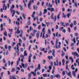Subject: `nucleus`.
Here are the masks:
<instances>
[{"instance_id": "obj_21", "label": "nucleus", "mask_w": 79, "mask_h": 79, "mask_svg": "<svg viewBox=\"0 0 79 79\" xmlns=\"http://www.w3.org/2000/svg\"><path fill=\"white\" fill-rule=\"evenodd\" d=\"M35 12L34 11L33 12L32 15H31V16L33 18H34V15H35Z\"/></svg>"}, {"instance_id": "obj_58", "label": "nucleus", "mask_w": 79, "mask_h": 79, "mask_svg": "<svg viewBox=\"0 0 79 79\" xmlns=\"http://www.w3.org/2000/svg\"><path fill=\"white\" fill-rule=\"evenodd\" d=\"M65 72L64 71H63L62 72V74L63 76H64V75H65Z\"/></svg>"}, {"instance_id": "obj_49", "label": "nucleus", "mask_w": 79, "mask_h": 79, "mask_svg": "<svg viewBox=\"0 0 79 79\" xmlns=\"http://www.w3.org/2000/svg\"><path fill=\"white\" fill-rule=\"evenodd\" d=\"M16 24L17 25H19V24H20V23L18 21H16Z\"/></svg>"}, {"instance_id": "obj_9", "label": "nucleus", "mask_w": 79, "mask_h": 79, "mask_svg": "<svg viewBox=\"0 0 79 79\" xmlns=\"http://www.w3.org/2000/svg\"><path fill=\"white\" fill-rule=\"evenodd\" d=\"M32 56V54H30V56H28V61L29 63H31V57Z\"/></svg>"}, {"instance_id": "obj_25", "label": "nucleus", "mask_w": 79, "mask_h": 79, "mask_svg": "<svg viewBox=\"0 0 79 79\" xmlns=\"http://www.w3.org/2000/svg\"><path fill=\"white\" fill-rule=\"evenodd\" d=\"M62 62L63 65L64 66V62H65V60H64V59H62Z\"/></svg>"}, {"instance_id": "obj_41", "label": "nucleus", "mask_w": 79, "mask_h": 79, "mask_svg": "<svg viewBox=\"0 0 79 79\" xmlns=\"http://www.w3.org/2000/svg\"><path fill=\"white\" fill-rule=\"evenodd\" d=\"M46 24H47V27H48V26H49V25H50V23H47V22H45Z\"/></svg>"}, {"instance_id": "obj_46", "label": "nucleus", "mask_w": 79, "mask_h": 79, "mask_svg": "<svg viewBox=\"0 0 79 79\" xmlns=\"http://www.w3.org/2000/svg\"><path fill=\"white\" fill-rule=\"evenodd\" d=\"M75 6H76V7H77V3L75 2L74 3Z\"/></svg>"}, {"instance_id": "obj_53", "label": "nucleus", "mask_w": 79, "mask_h": 79, "mask_svg": "<svg viewBox=\"0 0 79 79\" xmlns=\"http://www.w3.org/2000/svg\"><path fill=\"white\" fill-rule=\"evenodd\" d=\"M3 63H6V61L5 60V58L3 59Z\"/></svg>"}, {"instance_id": "obj_7", "label": "nucleus", "mask_w": 79, "mask_h": 79, "mask_svg": "<svg viewBox=\"0 0 79 79\" xmlns=\"http://www.w3.org/2000/svg\"><path fill=\"white\" fill-rule=\"evenodd\" d=\"M40 70V64H39L38 66V68H36L35 70V72L36 73V71H37L38 70Z\"/></svg>"}, {"instance_id": "obj_35", "label": "nucleus", "mask_w": 79, "mask_h": 79, "mask_svg": "<svg viewBox=\"0 0 79 79\" xmlns=\"http://www.w3.org/2000/svg\"><path fill=\"white\" fill-rule=\"evenodd\" d=\"M73 24L74 26H76V24H77V23L76 22V21L74 20L73 21Z\"/></svg>"}, {"instance_id": "obj_27", "label": "nucleus", "mask_w": 79, "mask_h": 79, "mask_svg": "<svg viewBox=\"0 0 79 79\" xmlns=\"http://www.w3.org/2000/svg\"><path fill=\"white\" fill-rule=\"evenodd\" d=\"M69 59V60H71L72 62H73V61H74V60H73V59L72 57H70Z\"/></svg>"}, {"instance_id": "obj_45", "label": "nucleus", "mask_w": 79, "mask_h": 79, "mask_svg": "<svg viewBox=\"0 0 79 79\" xmlns=\"http://www.w3.org/2000/svg\"><path fill=\"white\" fill-rule=\"evenodd\" d=\"M12 77L13 79H16V78H15V75H12Z\"/></svg>"}, {"instance_id": "obj_16", "label": "nucleus", "mask_w": 79, "mask_h": 79, "mask_svg": "<svg viewBox=\"0 0 79 79\" xmlns=\"http://www.w3.org/2000/svg\"><path fill=\"white\" fill-rule=\"evenodd\" d=\"M32 76V75L31 74V73H29L28 75V79H31V76Z\"/></svg>"}, {"instance_id": "obj_8", "label": "nucleus", "mask_w": 79, "mask_h": 79, "mask_svg": "<svg viewBox=\"0 0 79 79\" xmlns=\"http://www.w3.org/2000/svg\"><path fill=\"white\" fill-rule=\"evenodd\" d=\"M77 71V69L76 68L75 70V71H73L72 72L73 75L75 77H76V73Z\"/></svg>"}, {"instance_id": "obj_29", "label": "nucleus", "mask_w": 79, "mask_h": 79, "mask_svg": "<svg viewBox=\"0 0 79 79\" xmlns=\"http://www.w3.org/2000/svg\"><path fill=\"white\" fill-rule=\"evenodd\" d=\"M67 18H69V16H71V14H70V13H69L67 15Z\"/></svg>"}, {"instance_id": "obj_23", "label": "nucleus", "mask_w": 79, "mask_h": 79, "mask_svg": "<svg viewBox=\"0 0 79 79\" xmlns=\"http://www.w3.org/2000/svg\"><path fill=\"white\" fill-rule=\"evenodd\" d=\"M24 56H27V53H26V51H24Z\"/></svg>"}, {"instance_id": "obj_33", "label": "nucleus", "mask_w": 79, "mask_h": 79, "mask_svg": "<svg viewBox=\"0 0 79 79\" xmlns=\"http://www.w3.org/2000/svg\"><path fill=\"white\" fill-rule=\"evenodd\" d=\"M48 6L50 8H52V5L50 4V3H49Z\"/></svg>"}, {"instance_id": "obj_14", "label": "nucleus", "mask_w": 79, "mask_h": 79, "mask_svg": "<svg viewBox=\"0 0 79 79\" xmlns=\"http://www.w3.org/2000/svg\"><path fill=\"white\" fill-rule=\"evenodd\" d=\"M5 10H6V9H7V6H5V4H3V10H5Z\"/></svg>"}, {"instance_id": "obj_32", "label": "nucleus", "mask_w": 79, "mask_h": 79, "mask_svg": "<svg viewBox=\"0 0 79 79\" xmlns=\"http://www.w3.org/2000/svg\"><path fill=\"white\" fill-rule=\"evenodd\" d=\"M36 36L37 39L39 37V34L38 33H37L36 34Z\"/></svg>"}, {"instance_id": "obj_1", "label": "nucleus", "mask_w": 79, "mask_h": 79, "mask_svg": "<svg viewBox=\"0 0 79 79\" xmlns=\"http://www.w3.org/2000/svg\"><path fill=\"white\" fill-rule=\"evenodd\" d=\"M45 28L44 27L42 30V31L41 33L40 37L41 38L42 37V38L45 39L46 38H48V34H46V36H45Z\"/></svg>"}, {"instance_id": "obj_6", "label": "nucleus", "mask_w": 79, "mask_h": 79, "mask_svg": "<svg viewBox=\"0 0 79 79\" xmlns=\"http://www.w3.org/2000/svg\"><path fill=\"white\" fill-rule=\"evenodd\" d=\"M31 2H32L33 3H34V0H32V1L30 0V1L28 5V8L29 9H31Z\"/></svg>"}, {"instance_id": "obj_26", "label": "nucleus", "mask_w": 79, "mask_h": 79, "mask_svg": "<svg viewBox=\"0 0 79 79\" xmlns=\"http://www.w3.org/2000/svg\"><path fill=\"white\" fill-rule=\"evenodd\" d=\"M19 6L20 7V10L21 11H23V6H21L20 5H19Z\"/></svg>"}, {"instance_id": "obj_30", "label": "nucleus", "mask_w": 79, "mask_h": 79, "mask_svg": "<svg viewBox=\"0 0 79 79\" xmlns=\"http://www.w3.org/2000/svg\"><path fill=\"white\" fill-rule=\"evenodd\" d=\"M8 48L9 51H11V47L10 46H9Z\"/></svg>"}, {"instance_id": "obj_34", "label": "nucleus", "mask_w": 79, "mask_h": 79, "mask_svg": "<svg viewBox=\"0 0 79 79\" xmlns=\"http://www.w3.org/2000/svg\"><path fill=\"white\" fill-rule=\"evenodd\" d=\"M15 70V69L14 68H13L11 69V72H12V73H13V72H14Z\"/></svg>"}, {"instance_id": "obj_10", "label": "nucleus", "mask_w": 79, "mask_h": 79, "mask_svg": "<svg viewBox=\"0 0 79 79\" xmlns=\"http://www.w3.org/2000/svg\"><path fill=\"white\" fill-rule=\"evenodd\" d=\"M48 10L49 11H50L51 12H52V11H55V9H54V8L53 7L51 8H48Z\"/></svg>"}, {"instance_id": "obj_24", "label": "nucleus", "mask_w": 79, "mask_h": 79, "mask_svg": "<svg viewBox=\"0 0 79 79\" xmlns=\"http://www.w3.org/2000/svg\"><path fill=\"white\" fill-rule=\"evenodd\" d=\"M3 34L5 36H7V35H8V34H7V32L6 31H5Z\"/></svg>"}, {"instance_id": "obj_20", "label": "nucleus", "mask_w": 79, "mask_h": 79, "mask_svg": "<svg viewBox=\"0 0 79 79\" xmlns=\"http://www.w3.org/2000/svg\"><path fill=\"white\" fill-rule=\"evenodd\" d=\"M67 75L70 76V77H71V71H69V73H68Z\"/></svg>"}, {"instance_id": "obj_64", "label": "nucleus", "mask_w": 79, "mask_h": 79, "mask_svg": "<svg viewBox=\"0 0 79 79\" xmlns=\"http://www.w3.org/2000/svg\"><path fill=\"white\" fill-rule=\"evenodd\" d=\"M38 79H45L44 78V77H41L40 78V77H39L38 78Z\"/></svg>"}, {"instance_id": "obj_17", "label": "nucleus", "mask_w": 79, "mask_h": 79, "mask_svg": "<svg viewBox=\"0 0 79 79\" xmlns=\"http://www.w3.org/2000/svg\"><path fill=\"white\" fill-rule=\"evenodd\" d=\"M31 74H33V76H35V75H36V72H31Z\"/></svg>"}, {"instance_id": "obj_51", "label": "nucleus", "mask_w": 79, "mask_h": 79, "mask_svg": "<svg viewBox=\"0 0 79 79\" xmlns=\"http://www.w3.org/2000/svg\"><path fill=\"white\" fill-rule=\"evenodd\" d=\"M46 62V60H45V59H44L43 60V64H45Z\"/></svg>"}, {"instance_id": "obj_5", "label": "nucleus", "mask_w": 79, "mask_h": 79, "mask_svg": "<svg viewBox=\"0 0 79 79\" xmlns=\"http://www.w3.org/2000/svg\"><path fill=\"white\" fill-rule=\"evenodd\" d=\"M72 54L74 56H77L78 58L79 57V54L76 52H72Z\"/></svg>"}, {"instance_id": "obj_36", "label": "nucleus", "mask_w": 79, "mask_h": 79, "mask_svg": "<svg viewBox=\"0 0 79 79\" xmlns=\"http://www.w3.org/2000/svg\"><path fill=\"white\" fill-rule=\"evenodd\" d=\"M22 15L23 18L24 19H26V17H25V15H24V14L23 13L22 14Z\"/></svg>"}, {"instance_id": "obj_13", "label": "nucleus", "mask_w": 79, "mask_h": 79, "mask_svg": "<svg viewBox=\"0 0 79 79\" xmlns=\"http://www.w3.org/2000/svg\"><path fill=\"white\" fill-rule=\"evenodd\" d=\"M37 32V30H34L33 31V34L32 33L31 34V35L32 36H33V37H34L35 36V34Z\"/></svg>"}, {"instance_id": "obj_3", "label": "nucleus", "mask_w": 79, "mask_h": 79, "mask_svg": "<svg viewBox=\"0 0 79 79\" xmlns=\"http://www.w3.org/2000/svg\"><path fill=\"white\" fill-rule=\"evenodd\" d=\"M58 40L57 39L56 40V44H55V47L56 49H58V48H61V46H60V45H58V46H57V45H58Z\"/></svg>"}, {"instance_id": "obj_15", "label": "nucleus", "mask_w": 79, "mask_h": 79, "mask_svg": "<svg viewBox=\"0 0 79 79\" xmlns=\"http://www.w3.org/2000/svg\"><path fill=\"white\" fill-rule=\"evenodd\" d=\"M54 76H55L57 78H58V77H59V78H60V77H61V76H60V74H57L55 75H54Z\"/></svg>"}, {"instance_id": "obj_22", "label": "nucleus", "mask_w": 79, "mask_h": 79, "mask_svg": "<svg viewBox=\"0 0 79 79\" xmlns=\"http://www.w3.org/2000/svg\"><path fill=\"white\" fill-rule=\"evenodd\" d=\"M38 7L37 6H33V9L35 10H37V8Z\"/></svg>"}, {"instance_id": "obj_40", "label": "nucleus", "mask_w": 79, "mask_h": 79, "mask_svg": "<svg viewBox=\"0 0 79 79\" xmlns=\"http://www.w3.org/2000/svg\"><path fill=\"white\" fill-rule=\"evenodd\" d=\"M63 17L64 18H66V15H64V13H63Z\"/></svg>"}, {"instance_id": "obj_55", "label": "nucleus", "mask_w": 79, "mask_h": 79, "mask_svg": "<svg viewBox=\"0 0 79 79\" xmlns=\"http://www.w3.org/2000/svg\"><path fill=\"white\" fill-rule=\"evenodd\" d=\"M68 30L69 32H71V29H70V27H68Z\"/></svg>"}, {"instance_id": "obj_4", "label": "nucleus", "mask_w": 79, "mask_h": 79, "mask_svg": "<svg viewBox=\"0 0 79 79\" xmlns=\"http://www.w3.org/2000/svg\"><path fill=\"white\" fill-rule=\"evenodd\" d=\"M53 13H52L51 15V18L52 19H53L54 21H55H55L56 20V16L55 15L54 17H53Z\"/></svg>"}, {"instance_id": "obj_54", "label": "nucleus", "mask_w": 79, "mask_h": 79, "mask_svg": "<svg viewBox=\"0 0 79 79\" xmlns=\"http://www.w3.org/2000/svg\"><path fill=\"white\" fill-rule=\"evenodd\" d=\"M65 54V53L64 52H62L61 54L62 56H63Z\"/></svg>"}, {"instance_id": "obj_11", "label": "nucleus", "mask_w": 79, "mask_h": 79, "mask_svg": "<svg viewBox=\"0 0 79 79\" xmlns=\"http://www.w3.org/2000/svg\"><path fill=\"white\" fill-rule=\"evenodd\" d=\"M56 62H54V64L55 66H58V58H56Z\"/></svg>"}, {"instance_id": "obj_12", "label": "nucleus", "mask_w": 79, "mask_h": 79, "mask_svg": "<svg viewBox=\"0 0 79 79\" xmlns=\"http://www.w3.org/2000/svg\"><path fill=\"white\" fill-rule=\"evenodd\" d=\"M52 55H53V56H54V57H55V49H53L52 50Z\"/></svg>"}, {"instance_id": "obj_56", "label": "nucleus", "mask_w": 79, "mask_h": 79, "mask_svg": "<svg viewBox=\"0 0 79 79\" xmlns=\"http://www.w3.org/2000/svg\"><path fill=\"white\" fill-rule=\"evenodd\" d=\"M63 32H64V33H66V30L65 29H63L62 30Z\"/></svg>"}, {"instance_id": "obj_42", "label": "nucleus", "mask_w": 79, "mask_h": 79, "mask_svg": "<svg viewBox=\"0 0 79 79\" xmlns=\"http://www.w3.org/2000/svg\"><path fill=\"white\" fill-rule=\"evenodd\" d=\"M8 66H10V64H11V62L10 61L8 60Z\"/></svg>"}, {"instance_id": "obj_31", "label": "nucleus", "mask_w": 79, "mask_h": 79, "mask_svg": "<svg viewBox=\"0 0 79 79\" xmlns=\"http://www.w3.org/2000/svg\"><path fill=\"white\" fill-rule=\"evenodd\" d=\"M44 14H45V13H46L47 12V9H44Z\"/></svg>"}, {"instance_id": "obj_57", "label": "nucleus", "mask_w": 79, "mask_h": 79, "mask_svg": "<svg viewBox=\"0 0 79 79\" xmlns=\"http://www.w3.org/2000/svg\"><path fill=\"white\" fill-rule=\"evenodd\" d=\"M60 15H57V18L58 19H60Z\"/></svg>"}, {"instance_id": "obj_47", "label": "nucleus", "mask_w": 79, "mask_h": 79, "mask_svg": "<svg viewBox=\"0 0 79 79\" xmlns=\"http://www.w3.org/2000/svg\"><path fill=\"white\" fill-rule=\"evenodd\" d=\"M27 25H30L31 24V22L30 21H28L27 23Z\"/></svg>"}, {"instance_id": "obj_62", "label": "nucleus", "mask_w": 79, "mask_h": 79, "mask_svg": "<svg viewBox=\"0 0 79 79\" xmlns=\"http://www.w3.org/2000/svg\"><path fill=\"white\" fill-rule=\"evenodd\" d=\"M44 41H45V45H47V40L45 39L44 40Z\"/></svg>"}, {"instance_id": "obj_28", "label": "nucleus", "mask_w": 79, "mask_h": 79, "mask_svg": "<svg viewBox=\"0 0 79 79\" xmlns=\"http://www.w3.org/2000/svg\"><path fill=\"white\" fill-rule=\"evenodd\" d=\"M64 29V27H61L59 28V31H61L63 29Z\"/></svg>"}, {"instance_id": "obj_63", "label": "nucleus", "mask_w": 79, "mask_h": 79, "mask_svg": "<svg viewBox=\"0 0 79 79\" xmlns=\"http://www.w3.org/2000/svg\"><path fill=\"white\" fill-rule=\"evenodd\" d=\"M50 78L51 79H53V75H51Z\"/></svg>"}, {"instance_id": "obj_18", "label": "nucleus", "mask_w": 79, "mask_h": 79, "mask_svg": "<svg viewBox=\"0 0 79 79\" xmlns=\"http://www.w3.org/2000/svg\"><path fill=\"white\" fill-rule=\"evenodd\" d=\"M48 58L49 60H51L52 59V60L53 59V56H48Z\"/></svg>"}, {"instance_id": "obj_60", "label": "nucleus", "mask_w": 79, "mask_h": 79, "mask_svg": "<svg viewBox=\"0 0 79 79\" xmlns=\"http://www.w3.org/2000/svg\"><path fill=\"white\" fill-rule=\"evenodd\" d=\"M65 8H64V7H63V8H62V11H63V12H64V11H65Z\"/></svg>"}, {"instance_id": "obj_59", "label": "nucleus", "mask_w": 79, "mask_h": 79, "mask_svg": "<svg viewBox=\"0 0 79 79\" xmlns=\"http://www.w3.org/2000/svg\"><path fill=\"white\" fill-rule=\"evenodd\" d=\"M70 26L71 27H73V23H72L71 24H70Z\"/></svg>"}, {"instance_id": "obj_48", "label": "nucleus", "mask_w": 79, "mask_h": 79, "mask_svg": "<svg viewBox=\"0 0 79 79\" xmlns=\"http://www.w3.org/2000/svg\"><path fill=\"white\" fill-rule=\"evenodd\" d=\"M66 69H68L69 70V69H68V65H66Z\"/></svg>"}, {"instance_id": "obj_37", "label": "nucleus", "mask_w": 79, "mask_h": 79, "mask_svg": "<svg viewBox=\"0 0 79 79\" xmlns=\"http://www.w3.org/2000/svg\"><path fill=\"white\" fill-rule=\"evenodd\" d=\"M17 51H16V53H18V52H19V47H18L17 48Z\"/></svg>"}, {"instance_id": "obj_39", "label": "nucleus", "mask_w": 79, "mask_h": 79, "mask_svg": "<svg viewBox=\"0 0 79 79\" xmlns=\"http://www.w3.org/2000/svg\"><path fill=\"white\" fill-rule=\"evenodd\" d=\"M42 26L43 27H46V25L45 24H44V23H42Z\"/></svg>"}, {"instance_id": "obj_2", "label": "nucleus", "mask_w": 79, "mask_h": 79, "mask_svg": "<svg viewBox=\"0 0 79 79\" xmlns=\"http://www.w3.org/2000/svg\"><path fill=\"white\" fill-rule=\"evenodd\" d=\"M14 8L15 6H14V5L13 4L12 6H11L10 9V10L11 13H12V17H13V16H14V15L15 14V13L16 12V11H15V10H13V9H14Z\"/></svg>"}, {"instance_id": "obj_52", "label": "nucleus", "mask_w": 79, "mask_h": 79, "mask_svg": "<svg viewBox=\"0 0 79 79\" xmlns=\"http://www.w3.org/2000/svg\"><path fill=\"white\" fill-rule=\"evenodd\" d=\"M73 41L74 42V43H76V40H75V38H73Z\"/></svg>"}, {"instance_id": "obj_50", "label": "nucleus", "mask_w": 79, "mask_h": 79, "mask_svg": "<svg viewBox=\"0 0 79 79\" xmlns=\"http://www.w3.org/2000/svg\"><path fill=\"white\" fill-rule=\"evenodd\" d=\"M21 52H23L24 51V49L23 48H21L20 49Z\"/></svg>"}, {"instance_id": "obj_44", "label": "nucleus", "mask_w": 79, "mask_h": 79, "mask_svg": "<svg viewBox=\"0 0 79 79\" xmlns=\"http://www.w3.org/2000/svg\"><path fill=\"white\" fill-rule=\"evenodd\" d=\"M16 45V43L15 42H13V44H12V47H14V45Z\"/></svg>"}, {"instance_id": "obj_38", "label": "nucleus", "mask_w": 79, "mask_h": 79, "mask_svg": "<svg viewBox=\"0 0 79 79\" xmlns=\"http://www.w3.org/2000/svg\"><path fill=\"white\" fill-rule=\"evenodd\" d=\"M48 34H51V31H50V29H48Z\"/></svg>"}, {"instance_id": "obj_43", "label": "nucleus", "mask_w": 79, "mask_h": 79, "mask_svg": "<svg viewBox=\"0 0 79 79\" xmlns=\"http://www.w3.org/2000/svg\"><path fill=\"white\" fill-rule=\"evenodd\" d=\"M22 65L23 68H25V65L23 64V63H22Z\"/></svg>"}, {"instance_id": "obj_61", "label": "nucleus", "mask_w": 79, "mask_h": 79, "mask_svg": "<svg viewBox=\"0 0 79 79\" xmlns=\"http://www.w3.org/2000/svg\"><path fill=\"white\" fill-rule=\"evenodd\" d=\"M51 43L52 44V45H54V43H53V41L51 40Z\"/></svg>"}, {"instance_id": "obj_19", "label": "nucleus", "mask_w": 79, "mask_h": 79, "mask_svg": "<svg viewBox=\"0 0 79 79\" xmlns=\"http://www.w3.org/2000/svg\"><path fill=\"white\" fill-rule=\"evenodd\" d=\"M15 34H19L20 33V31L19 30V28H18L17 31L15 32Z\"/></svg>"}]
</instances>
